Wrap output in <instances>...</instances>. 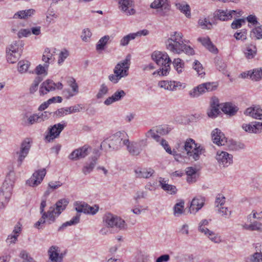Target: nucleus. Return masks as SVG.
<instances>
[{"mask_svg": "<svg viewBox=\"0 0 262 262\" xmlns=\"http://www.w3.org/2000/svg\"><path fill=\"white\" fill-rule=\"evenodd\" d=\"M160 144L162 146V147L165 149L166 151L171 155L174 157V159L176 160L179 161V155L177 153V152L173 149L171 150V148L168 145V142L164 139H162L160 140Z\"/></svg>", "mask_w": 262, "mask_h": 262, "instance_id": "36", "label": "nucleus"}, {"mask_svg": "<svg viewBox=\"0 0 262 262\" xmlns=\"http://www.w3.org/2000/svg\"><path fill=\"white\" fill-rule=\"evenodd\" d=\"M176 148L178 151L186 153L190 159L194 161L199 160L203 150V148L198 146L194 140L191 138L187 139L184 144L178 143Z\"/></svg>", "mask_w": 262, "mask_h": 262, "instance_id": "2", "label": "nucleus"}, {"mask_svg": "<svg viewBox=\"0 0 262 262\" xmlns=\"http://www.w3.org/2000/svg\"><path fill=\"white\" fill-rule=\"evenodd\" d=\"M21 55V52H11L7 50V59L10 63H14L17 62Z\"/></svg>", "mask_w": 262, "mask_h": 262, "instance_id": "40", "label": "nucleus"}, {"mask_svg": "<svg viewBox=\"0 0 262 262\" xmlns=\"http://www.w3.org/2000/svg\"><path fill=\"white\" fill-rule=\"evenodd\" d=\"M35 10L33 9L19 11L14 14V18L26 19L34 14Z\"/></svg>", "mask_w": 262, "mask_h": 262, "instance_id": "33", "label": "nucleus"}, {"mask_svg": "<svg viewBox=\"0 0 262 262\" xmlns=\"http://www.w3.org/2000/svg\"><path fill=\"white\" fill-rule=\"evenodd\" d=\"M46 172L45 168L35 171L31 177L27 180V184L32 187L37 186L42 181L46 174Z\"/></svg>", "mask_w": 262, "mask_h": 262, "instance_id": "13", "label": "nucleus"}, {"mask_svg": "<svg viewBox=\"0 0 262 262\" xmlns=\"http://www.w3.org/2000/svg\"><path fill=\"white\" fill-rule=\"evenodd\" d=\"M211 136L213 143L219 146L224 145L227 143V139L224 134L218 128H215L212 132Z\"/></svg>", "mask_w": 262, "mask_h": 262, "instance_id": "18", "label": "nucleus"}, {"mask_svg": "<svg viewBox=\"0 0 262 262\" xmlns=\"http://www.w3.org/2000/svg\"><path fill=\"white\" fill-rule=\"evenodd\" d=\"M183 35L182 33L174 32L165 41L167 50L178 54L183 53L188 55L194 54V50L190 46L184 43L183 40Z\"/></svg>", "mask_w": 262, "mask_h": 262, "instance_id": "1", "label": "nucleus"}, {"mask_svg": "<svg viewBox=\"0 0 262 262\" xmlns=\"http://www.w3.org/2000/svg\"><path fill=\"white\" fill-rule=\"evenodd\" d=\"M251 35H253L254 37L257 39H262V28L261 27H255L253 29L251 32Z\"/></svg>", "mask_w": 262, "mask_h": 262, "instance_id": "58", "label": "nucleus"}, {"mask_svg": "<svg viewBox=\"0 0 262 262\" xmlns=\"http://www.w3.org/2000/svg\"><path fill=\"white\" fill-rule=\"evenodd\" d=\"M173 66L178 73L182 72L184 68V62L183 60L179 58H176L172 62Z\"/></svg>", "mask_w": 262, "mask_h": 262, "instance_id": "44", "label": "nucleus"}, {"mask_svg": "<svg viewBox=\"0 0 262 262\" xmlns=\"http://www.w3.org/2000/svg\"><path fill=\"white\" fill-rule=\"evenodd\" d=\"M148 256L144 254H138L136 258L135 262H148Z\"/></svg>", "mask_w": 262, "mask_h": 262, "instance_id": "64", "label": "nucleus"}, {"mask_svg": "<svg viewBox=\"0 0 262 262\" xmlns=\"http://www.w3.org/2000/svg\"><path fill=\"white\" fill-rule=\"evenodd\" d=\"M176 6L182 13H184L187 18L191 16L190 8L188 4L185 3H176Z\"/></svg>", "mask_w": 262, "mask_h": 262, "instance_id": "38", "label": "nucleus"}, {"mask_svg": "<svg viewBox=\"0 0 262 262\" xmlns=\"http://www.w3.org/2000/svg\"><path fill=\"white\" fill-rule=\"evenodd\" d=\"M135 38V35L133 33H130L125 36H124L121 40L120 42V46H127L130 40H133Z\"/></svg>", "mask_w": 262, "mask_h": 262, "instance_id": "50", "label": "nucleus"}, {"mask_svg": "<svg viewBox=\"0 0 262 262\" xmlns=\"http://www.w3.org/2000/svg\"><path fill=\"white\" fill-rule=\"evenodd\" d=\"M130 58L131 56L128 54L124 60L117 64L114 69V74L108 76V79L111 82L117 83L122 78L125 77L128 75Z\"/></svg>", "mask_w": 262, "mask_h": 262, "instance_id": "4", "label": "nucleus"}, {"mask_svg": "<svg viewBox=\"0 0 262 262\" xmlns=\"http://www.w3.org/2000/svg\"><path fill=\"white\" fill-rule=\"evenodd\" d=\"M246 34V30H243L239 32H236L234 34V37L236 38V40H245L247 38Z\"/></svg>", "mask_w": 262, "mask_h": 262, "instance_id": "61", "label": "nucleus"}, {"mask_svg": "<svg viewBox=\"0 0 262 262\" xmlns=\"http://www.w3.org/2000/svg\"><path fill=\"white\" fill-rule=\"evenodd\" d=\"M80 217V214L79 213H77L70 221L63 223L58 228V231H62L68 226L77 224L79 223Z\"/></svg>", "mask_w": 262, "mask_h": 262, "instance_id": "37", "label": "nucleus"}, {"mask_svg": "<svg viewBox=\"0 0 262 262\" xmlns=\"http://www.w3.org/2000/svg\"><path fill=\"white\" fill-rule=\"evenodd\" d=\"M89 147L84 145L74 150L69 156L68 158L73 161H77L83 159L87 156L89 154Z\"/></svg>", "mask_w": 262, "mask_h": 262, "instance_id": "15", "label": "nucleus"}, {"mask_svg": "<svg viewBox=\"0 0 262 262\" xmlns=\"http://www.w3.org/2000/svg\"><path fill=\"white\" fill-rule=\"evenodd\" d=\"M19 256L23 259V261L22 262H36L25 251H21L20 253Z\"/></svg>", "mask_w": 262, "mask_h": 262, "instance_id": "57", "label": "nucleus"}, {"mask_svg": "<svg viewBox=\"0 0 262 262\" xmlns=\"http://www.w3.org/2000/svg\"><path fill=\"white\" fill-rule=\"evenodd\" d=\"M55 88L56 83H55L52 80L48 79L41 84L39 89V93L40 95H45L50 91L55 90Z\"/></svg>", "mask_w": 262, "mask_h": 262, "instance_id": "22", "label": "nucleus"}, {"mask_svg": "<svg viewBox=\"0 0 262 262\" xmlns=\"http://www.w3.org/2000/svg\"><path fill=\"white\" fill-rule=\"evenodd\" d=\"M208 237V238L213 242L215 243H220L221 242V239L219 236L217 234H215L214 232L210 230L209 232L207 233V235H206Z\"/></svg>", "mask_w": 262, "mask_h": 262, "instance_id": "53", "label": "nucleus"}, {"mask_svg": "<svg viewBox=\"0 0 262 262\" xmlns=\"http://www.w3.org/2000/svg\"><path fill=\"white\" fill-rule=\"evenodd\" d=\"M103 222L107 227L116 228L119 230L127 229V225L124 220L111 213H106L104 215Z\"/></svg>", "mask_w": 262, "mask_h": 262, "instance_id": "7", "label": "nucleus"}, {"mask_svg": "<svg viewBox=\"0 0 262 262\" xmlns=\"http://www.w3.org/2000/svg\"><path fill=\"white\" fill-rule=\"evenodd\" d=\"M193 68L197 72L199 75H204L205 74L202 65L199 61L195 60L194 61Z\"/></svg>", "mask_w": 262, "mask_h": 262, "instance_id": "52", "label": "nucleus"}, {"mask_svg": "<svg viewBox=\"0 0 262 262\" xmlns=\"http://www.w3.org/2000/svg\"><path fill=\"white\" fill-rule=\"evenodd\" d=\"M147 196V193L146 191L139 190L137 191L134 196V200L138 202L141 199H145Z\"/></svg>", "mask_w": 262, "mask_h": 262, "instance_id": "62", "label": "nucleus"}, {"mask_svg": "<svg viewBox=\"0 0 262 262\" xmlns=\"http://www.w3.org/2000/svg\"><path fill=\"white\" fill-rule=\"evenodd\" d=\"M198 24L202 29L209 30L212 27V23L206 18L199 19Z\"/></svg>", "mask_w": 262, "mask_h": 262, "instance_id": "47", "label": "nucleus"}, {"mask_svg": "<svg viewBox=\"0 0 262 262\" xmlns=\"http://www.w3.org/2000/svg\"><path fill=\"white\" fill-rule=\"evenodd\" d=\"M31 147L30 140L29 138L25 139L21 143L19 151L16 152L18 156L17 159V165L20 166L24 160L28 155Z\"/></svg>", "mask_w": 262, "mask_h": 262, "instance_id": "12", "label": "nucleus"}, {"mask_svg": "<svg viewBox=\"0 0 262 262\" xmlns=\"http://www.w3.org/2000/svg\"><path fill=\"white\" fill-rule=\"evenodd\" d=\"M39 115L34 114L30 116L25 115L23 119V124L25 126H30L36 123L41 122V119Z\"/></svg>", "mask_w": 262, "mask_h": 262, "instance_id": "25", "label": "nucleus"}, {"mask_svg": "<svg viewBox=\"0 0 262 262\" xmlns=\"http://www.w3.org/2000/svg\"><path fill=\"white\" fill-rule=\"evenodd\" d=\"M205 198L199 196L193 198L192 200L189 211L191 213H195L201 209L204 204Z\"/></svg>", "mask_w": 262, "mask_h": 262, "instance_id": "20", "label": "nucleus"}, {"mask_svg": "<svg viewBox=\"0 0 262 262\" xmlns=\"http://www.w3.org/2000/svg\"><path fill=\"white\" fill-rule=\"evenodd\" d=\"M152 9H160L158 12L162 16L168 15L170 10V5L168 0H154L150 5Z\"/></svg>", "mask_w": 262, "mask_h": 262, "instance_id": "9", "label": "nucleus"}, {"mask_svg": "<svg viewBox=\"0 0 262 262\" xmlns=\"http://www.w3.org/2000/svg\"><path fill=\"white\" fill-rule=\"evenodd\" d=\"M69 51L66 49H62L59 54V59L58 60V64H61L64 61V60L69 56Z\"/></svg>", "mask_w": 262, "mask_h": 262, "instance_id": "56", "label": "nucleus"}, {"mask_svg": "<svg viewBox=\"0 0 262 262\" xmlns=\"http://www.w3.org/2000/svg\"><path fill=\"white\" fill-rule=\"evenodd\" d=\"M20 231V227L17 225L13 230V232L14 233V235H9L7 239V242L9 243H15V242L17 239V237L18 236V234Z\"/></svg>", "mask_w": 262, "mask_h": 262, "instance_id": "46", "label": "nucleus"}, {"mask_svg": "<svg viewBox=\"0 0 262 262\" xmlns=\"http://www.w3.org/2000/svg\"><path fill=\"white\" fill-rule=\"evenodd\" d=\"M55 212V208L53 206L50 207L49 210L47 213H43L42 214L41 217L37 221L35 224V227L37 228H39V226L42 225L46 222V219H48V222L49 224H51L55 222L56 219V215L54 214Z\"/></svg>", "mask_w": 262, "mask_h": 262, "instance_id": "17", "label": "nucleus"}, {"mask_svg": "<svg viewBox=\"0 0 262 262\" xmlns=\"http://www.w3.org/2000/svg\"><path fill=\"white\" fill-rule=\"evenodd\" d=\"M246 262H262V252L256 251L246 258Z\"/></svg>", "mask_w": 262, "mask_h": 262, "instance_id": "39", "label": "nucleus"}, {"mask_svg": "<svg viewBox=\"0 0 262 262\" xmlns=\"http://www.w3.org/2000/svg\"><path fill=\"white\" fill-rule=\"evenodd\" d=\"M124 133L118 132L111 136L108 138L104 140L101 144V148H105L108 146L111 150H118L122 145H127L128 143V139H124Z\"/></svg>", "mask_w": 262, "mask_h": 262, "instance_id": "6", "label": "nucleus"}, {"mask_svg": "<svg viewBox=\"0 0 262 262\" xmlns=\"http://www.w3.org/2000/svg\"><path fill=\"white\" fill-rule=\"evenodd\" d=\"M256 52L257 49L256 46L250 44L246 46L244 54L248 59H252L255 56Z\"/></svg>", "mask_w": 262, "mask_h": 262, "instance_id": "34", "label": "nucleus"}, {"mask_svg": "<svg viewBox=\"0 0 262 262\" xmlns=\"http://www.w3.org/2000/svg\"><path fill=\"white\" fill-rule=\"evenodd\" d=\"M129 153L132 156H138L147 145V139H142L138 142L128 143L126 145Z\"/></svg>", "mask_w": 262, "mask_h": 262, "instance_id": "10", "label": "nucleus"}, {"mask_svg": "<svg viewBox=\"0 0 262 262\" xmlns=\"http://www.w3.org/2000/svg\"><path fill=\"white\" fill-rule=\"evenodd\" d=\"M153 60L161 68L158 71V74L162 75H167L170 71V64L171 60L166 52L155 51L151 55Z\"/></svg>", "mask_w": 262, "mask_h": 262, "instance_id": "5", "label": "nucleus"}, {"mask_svg": "<svg viewBox=\"0 0 262 262\" xmlns=\"http://www.w3.org/2000/svg\"><path fill=\"white\" fill-rule=\"evenodd\" d=\"M247 75H249L252 80L258 81L262 78V69H254L252 72L248 71Z\"/></svg>", "mask_w": 262, "mask_h": 262, "instance_id": "41", "label": "nucleus"}, {"mask_svg": "<svg viewBox=\"0 0 262 262\" xmlns=\"http://www.w3.org/2000/svg\"><path fill=\"white\" fill-rule=\"evenodd\" d=\"M69 201L67 199H62L58 201L55 204V212L54 214L56 215V217L58 216L62 211H63L68 205Z\"/></svg>", "mask_w": 262, "mask_h": 262, "instance_id": "30", "label": "nucleus"}, {"mask_svg": "<svg viewBox=\"0 0 262 262\" xmlns=\"http://www.w3.org/2000/svg\"><path fill=\"white\" fill-rule=\"evenodd\" d=\"M14 183V176L10 173L6 176L0 189V208L5 207L9 202L12 194Z\"/></svg>", "mask_w": 262, "mask_h": 262, "instance_id": "3", "label": "nucleus"}, {"mask_svg": "<svg viewBox=\"0 0 262 262\" xmlns=\"http://www.w3.org/2000/svg\"><path fill=\"white\" fill-rule=\"evenodd\" d=\"M71 108L70 107L67 108H61L57 110L55 112V114L58 117H62L64 115H67L68 113L71 114Z\"/></svg>", "mask_w": 262, "mask_h": 262, "instance_id": "60", "label": "nucleus"}, {"mask_svg": "<svg viewBox=\"0 0 262 262\" xmlns=\"http://www.w3.org/2000/svg\"><path fill=\"white\" fill-rule=\"evenodd\" d=\"M158 86L165 90L175 91L178 88H185V85L179 81L162 80L158 82Z\"/></svg>", "mask_w": 262, "mask_h": 262, "instance_id": "16", "label": "nucleus"}, {"mask_svg": "<svg viewBox=\"0 0 262 262\" xmlns=\"http://www.w3.org/2000/svg\"><path fill=\"white\" fill-rule=\"evenodd\" d=\"M108 91V88L105 84H102L100 86V88L97 93L96 97L98 99L102 98L105 95H106Z\"/></svg>", "mask_w": 262, "mask_h": 262, "instance_id": "55", "label": "nucleus"}, {"mask_svg": "<svg viewBox=\"0 0 262 262\" xmlns=\"http://www.w3.org/2000/svg\"><path fill=\"white\" fill-rule=\"evenodd\" d=\"M251 231H262V224L260 222L254 221L250 224Z\"/></svg>", "mask_w": 262, "mask_h": 262, "instance_id": "63", "label": "nucleus"}, {"mask_svg": "<svg viewBox=\"0 0 262 262\" xmlns=\"http://www.w3.org/2000/svg\"><path fill=\"white\" fill-rule=\"evenodd\" d=\"M66 125L61 123L55 124L48 128V132L45 136V139L48 142L53 141L57 138Z\"/></svg>", "mask_w": 262, "mask_h": 262, "instance_id": "11", "label": "nucleus"}, {"mask_svg": "<svg viewBox=\"0 0 262 262\" xmlns=\"http://www.w3.org/2000/svg\"><path fill=\"white\" fill-rule=\"evenodd\" d=\"M48 68V64H44L43 66L41 64L38 65L36 68V73L37 75H41L45 74L46 75H47V70Z\"/></svg>", "mask_w": 262, "mask_h": 262, "instance_id": "59", "label": "nucleus"}, {"mask_svg": "<svg viewBox=\"0 0 262 262\" xmlns=\"http://www.w3.org/2000/svg\"><path fill=\"white\" fill-rule=\"evenodd\" d=\"M244 114L256 119H262V110L258 106L249 107L246 110Z\"/></svg>", "mask_w": 262, "mask_h": 262, "instance_id": "24", "label": "nucleus"}, {"mask_svg": "<svg viewBox=\"0 0 262 262\" xmlns=\"http://www.w3.org/2000/svg\"><path fill=\"white\" fill-rule=\"evenodd\" d=\"M216 86L213 83H204L194 87L189 92L191 98H197L206 92L212 91L215 89Z\"/></svg>", "mask_w": 262, "mask_h": 262, "instance_id": "8", "label": "nucleus"}, {"mask_svg": "<svg viewBox=\"0 0 262 262\" xmlns=\"http://www.w3.org/2000/svg\"><path fill=\"white\" fill-rule=\"evenodd\" d=\"M160 186L165 191L171 194H176L177 191L176 187L174 185H170L167 183V181L165 179L160 177L159 178Z\"/></svg>", "mask_w": 262, "mask_h": 262, "instance_id": "29", "label": "nucleus"}, {"mask_svg": "<svg viewBox=\"0 0 262 262\" xmlns=\"http://www.w3.org/2000/svg\"><path fill=\"white\" fill-rule=\"evenodd\" d=\"M99 155L95 156L90 159V161L85 163L82 169V172L86 175L93 171L97 164L98 158Z\"/></svg>", "mask_w": 262, "mask_h": 262, "instance_id": "23", "label": "nucleus"}, {"mask_svg": "<svg viewBox=\"0 0 262 262\" xmlns=\"http://www.w3.org/2000/svg\"><path fill=\"white\" fill-rule=\"evenodd\" d=\"M184 201L181 200L176 203L173 207L174 214L175 216H180L184 212Z\"/></svg>", "mask_w": 262, "mask_h": 262, "instance_id": "43", "label": "nucleus"}, {"mask_svg": "<svg viewBox=\"0 0 262 262\" xmlns=\"http://www.w3.org/2000/svg\"><path fill=\"white\" fill-rule=\"evenodd\" d=\"M222 105L223 106L221 107L222 111L225 114L230 116L235 115L238 110V107L235 105L231 102H226Z\"/></svg>", "mask_w": 262, "mask_h": 262, "instance_id": "27", "label": "nucleus"}, {"mask_svg": "<svg viewBox=\"0 0 262 262\" xmlns=\"http://www.w3.org/2000/svg\"><path fill=\"white\" fill-rule=\"evenodd\" d=\"M242 128L249 133L259 134L262 132V122L255 121L251 124H243Z\"/></svg>", "mask_w": 262, "mask_h": 262, "instance_id": "19", "label": "nucleus"}, {"mask_svg": "<svg viewBox=\"0 0 262 262\" xmlns=\"http://www.w3.org/2000/svg\"><path fill=\"white\" fill-rule=\"evenodd\" d=\"M126 95L123 90H118L112 96L108 97L104 102V104L109 105L113 103L121 100Z\"/></svg>", "mask_w": 262, "mask_h": 262, "instance_id": "21", "label": "nucleus"}, {"mask_svg": "<svg viewBox=\"0 0 262 262\" xmlns=\"http://www.w3.org/2000/svg\"><path fill=\"white\" fill-rule=\"evenodd\" d=\"M109 39L110 36L108 35H105L101 38L96 45V50L98 51L103 50Z\"/></svg>", "mask_w": 262, "mask_h": 262, "instance_id": "48", "label": "nucleus"}, {"mask_svg": "<svg viewBox=\"0 0 262 262\" xmlns=\"http://www.w3.org/2000/svg\"><path fill=\"white\" fill-rule=\"evenodd\" d=\"M198 40L209 51L214 53H217V48L213 45L209 37H200Z\"/></svg>", "mask_w": 262, "mask_h": 262, "instance_id": "31", "label": "nucleus"}, {"mask_svg": "<svg viewBox=\"0 0 262 262\" xmlns=\"http://www.w3.org/2000/svg\"><path fill=\"white\" fill-rule=\"evenodd\" d=\"M74 206L78 213L81 212L86 213L88 212V210H86V204L84 202H77L74 204Z\"/></svg>", "mask_w": 262, "mask_h": 262, "instance_id": "49", "label": "nucleus"}, {"mask_svg": "<svg viewBox=\"0 0 262 262\" xmlns=\"http://www.w3.org/2000/svg\"><path fill=\"white\" fill-rule=\"evenodd\" d=\"M218 101H213L211 104L210 109L208 111V115L210 118H215L220 113L219 110Z\"/></svg>", "mask_w": 262, "mask_h": 262, "instance_id": "35", "label": "nucleus"}, {"mask_svg": "<svg viewBox=\"0 0 262 262\" xmlns=\"http://www.w3.org/2000/svg\"><path fill=\"white\" fill-rule=\"evenodd\" d=\"M246 23L245 19L243 18L236 19L231 23V27L233 29L240 28L242 25Z\"/></svg>", "mask_w": 262, "mask_h": 262, "instance_id": "54", "label": "nucleus"}, {"mask_svg": "<svg viewBox=\"0 0 262 262\" xmlns=\"http://www.w3.org/2000/svg\"><path fill=\"white\" fill-rule=\"evenodd\" d=\"M30 65V63L28 61H20L18 62V70L20 73H24L28 71Z\"/></svg>", "mask_w": 262, "mask_h": 262, "instance_id": "51", "label": "nucleus"}, {"mask_svg": "<svg viewBox=\"0 0 262 262\" xmlns=\"http://www.w3.org/2000/svg\"><path fill=\"white\" fill-rule=\"evenodd\" d=\"M145 136L147 138H152L157 142H159L160 140V136L158 135L155 127H152L149 129L145 134Z\"/></svg>", "mask_w": 262, "mask_h": 262, "instance_id": "45", "label": "nucleus"}, {"mask_svg": "<svg viewBox=\"0 0 262 262\" xmlns=\"http://www.w3.org/2000/svg\"><path fill=\"white\" fill-rule=\"evenodd\" d=\"M216 159L220 166L226 167L232 163L233 156L226 151H217Z\"/></svg>", "mask_w": 262, "mask_h": 262, "instance_id": "14", "label": "nucleus"}, {"mask_svg": "<svg viewBox=\"0 0 262 262\" xmlns=\"http://www.w3.org/2000/svg\"><path fill=\"white\" fill-rule=\"evenodd\" d=\"M23 47L21 41H13L11 45H10L9 48L7 49L8 50V52H21V48Z\"/></svg>", "mask_w": 262, "mask_h": 262, "instance_id": "42", "label": "nucleus"}, {"mask_svg": "<svg viewBox=\"0 0 262 262\" xmlns=\"http://www.w3.org/2000/svg\"><path fill=\"white\" fill-rule=\"evenodd\" d=\"M49 255V262H62V257L59 256L58 252V247L56 246H52L48 251Z\"/></svg>", "mask_w": 262, "mask_h": 262, "instance_id": "28", "label": "nucleus"}, {"mask_svg": "<svg viewBox=\"0 0 262 262\" xmlns=\"http://www.w3.org/2000/svg\"><path fill=\"white\" fill-rule=\"evenodd\" d=\"M214 17L222 21H227L232 18L231 14L229 13L228 10H218L214 13Z\"/></svg>", "mask_w": 262, "mask_h": 262, "instance_id": "32", "label": "nucleus"}, {"mask_svg": "<svg viewBox=\"0 0 262 262\" xmlns=\"http://www.w3.org/2000/svg\"><path fill=\"white\" fill-rule=\"evenodd\" d=\"M155 171L152 169L138 168L135 170L136 177L139 178L148 179L152 176Z\"/></svg>", "mask_w": 262, "mask_h": 262, "instance_id": "26", "label": "nucleus"}]
</instances>
